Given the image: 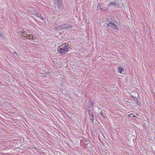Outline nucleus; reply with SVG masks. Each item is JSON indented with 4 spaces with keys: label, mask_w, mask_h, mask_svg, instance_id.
<instances>
[{
    "label": "nucleus",
    "mask_w": 155,
    "mask_h": 155,
    "mask_svg": "<svg viewBox=\"0 0 155 155\" xmlns=\"http://www.w3.org/2000/svg\"><path fill=\"white\" fill-rule=\"evenodd\" d=\"M20 35L22 36V37H26L27 39H31V38H33V35L31 33L29 32V30H26L25 31H21L20 32Z\"/></svg>",
    "instance_id": "obj_2"
},
{
    "label": "nucleus",
    "mask_w": 155,
    "mask_h": 155,
    "mask_svg": "<svg viewBox=\"0 0 155 155\" xmlns=\"http://www.w3.org/2000/svg\"><path fill=\"white\" fill-rule=\"evenodd\" d=\"M107 27H111L115 30L116 29L117 30H118V28H117V26L114 23V22L113 21H109L107 24Z\"/></svg>",
    "instance_id": "obj_3"
},
{
    "label": "nucleus",
    "mask_w": 155,
    "mask_h": 155,
    "mask_svg": "<svg viewBox=\"0 0 155 155\" xmlns=\"http://www.w3.org/2000/svg\"><path fill=\"white\" fill-rule=\"evenodd\" d=\"M62 47H61V48H60V47L59 46L57 50L59 53L63 54L68 52V49L70 48L68 45H65L64 47L62 46Z\"/></svg>",
    "instance_id": "obj_1"
},
{
    "label": "nucleus",
    "mask_w": 155,
    "mask_h": 155,
    "mask_svg": "<svg viewBox=\"0 0 155 155\" xmlns=\"http://www.w3.org/2000/svg\"><path fill=\"white\" fill-rule=\"evenodd\" d=\"M110 5H114L115 7L117 6L118 7L120 5L119 4L114 2H111L108 4V6H109Z\"/></svg>",
    "instance_id": "obj_5"
},
{
    "label": "nucleus",
    "mask_w": 155,
    "mask_h": 155,
    "mask_svg": "<svg viewBox=\"0 0 155 155\" xmlns=\"http://www.w3.org/2000/svg\"><path fill=\"white\" fill-rule=\"evenodd\" d=\"M87 108L89 111V116H90V115L91 116L92 115H93V114L91 112V110H90V107H87Z\"/></svg>",
    "instance_id": "obj_9"
},
{
    "label": "nucleus",
    "mask_w": 155,
    "mask_h": 155,
    "mask_svg": "<svg viewBox=\"0 0 155 155\" xmlns=\"http://www.w3.org/2000/svg\"><path fill=\"white\" fill-rule=\"evenodd\" d=\"M0 37H1L2 38H4L3 36H2V34L1 33H0Z\"/></svg>",
    "instance_id": "obj_14"
},
{
    "label": "nucleus",
    "mask_w": 155,
    "mask_h": 155,
    "mask_svg": "<svg viewBox=\"0 0 155 155\" xmlns=\"http://www.w3.org/2000/svg\"><path fill=\"white\" fill-rule=\"evenodd\" d=\"M97 7L98 9H101V10H103V9L101 8V6L100 5H98Z\"/></svg>",
    "instance_id": "obj_12"
},
{
    "label": "nucleus",
    "mask_w": 155,
    "mask_h": 155,
    "mask_svg": "<svg viewBox=\"0 0 155 155\" xmlns=\"http://www.w3.org/2000/svg\"><path fill=\"white\" fill-rule=\"evenodd\" d=\"M90 119L91 120L92 122L94 121V116L93 115H92L91 116L90 115Z\"/></svg>",
    "instance_id": "obj_10"
},
{
    "label": "nucleus",
    "mask_w": 155,
    "mask_h": 155,
    "mask_svg": "<svg viewBox=\"0 0 155 155\" xmlns=\"http://www.w3.org/2000/svg\"><path fill=\"white\" fill-rule=\"evenodd\" d=\"M136 103L138 105L140 106V103H139V102L138 101V100L137 99V98H136Z\"/></svg>",
    "instance_id": "obj_11"
},
{
    "label": "nucleus",
    "mask_w": 155,
    "mask_h": 155,
    "mask_svg": "<svg viewBox=\"0 0 155 155\" xmlns=\"http://www.w3.org/2000/svg\"><path fill=\"white\" fill-rule=\"evenodd\" d=\"M60 28L63 29L71 28L72 27V25L68 24H64L60 26Z\"/></svg>",
    "instance_id": "obj_4"
},
{
    "label": "nucleus",
    "mask_w": 155,
    "mask_h": 155,
    "mask_svg": "<svg viewBox=\"0 0 155 155\" xmlns=\"http://www.w3.org/2000/svg\"><path fill=\"white\" fill-rule=\"evenodd\" d=\"M100 114L103 118L104 117V116L103 115V113L102 111H101V112H100Z\"/></svg>",
    "instance_id": "obj_13"
},
{
    "label": "nucleus",
    "mask_w": 155,
    "mask_h": 155,
    "mask_svg": "<svg viewBox=\"0 0 155 155\" xmlns=\"http://www.w3.org/2000/svg\"><path fill=\"white\" fill-rule=\"evenodd\" d=\"M32 38H34V36H33ZM32 39H33V38H32Z\"/></svg>",
    "instance_id": "obj_15"
},
{
    "label": "nucleus",
    "mask_w": 155,
    "mask_h": 155,
    "mask_svg": "<svg viewBox=\"0 0 155 155\" xmlns=\"http://www.w3.org/2000/svg\"><path fill=\"white\" fill-rule=\"evenodd\" d=\"M36 16L38 18H39L42 19V20H43V19H44V17H41L40 15H39V14L38 13H36Z\"/></svg>",
    "instance_id": "obj_8"
},
{
    "label": "nucleus",
    "mask_w": 155,
    "mask_h": 155,
    "mask_svg": "<svg viewBox=\"0 0 155 155\" xmlns=\"http://www.w3.org/2000/svg\"><path fill=\"white\" fill-rule=\"evenodd\" d=\"M27 13L28 14L30 15H34L35 14V12L34 11H32L31 10H28L27 11Z\"/></svg>",
    "instance_id": "obj_6"
},
{
    "label": "nucleus",
    "mask_w": 155,
    "mask_h": 155,
    "mask_svg": "<svg viewBox=\"0 0 155 155\" xmlns=\"http://www.w3.org/2000/svg\"><path fill=\"white\" fill-rule=\"evenodd\" d=\"M118 72L120 73H122V74H124V71H123V72H122L123 71V69L120 67H119L118 68Z\"/></svg>",
    "instance_id": "obj_7"
}]
</instances>
